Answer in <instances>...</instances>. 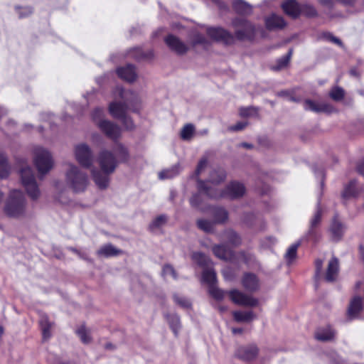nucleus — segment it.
<instances>
[{"label":"nucleus","mask_w":364,"mask_h":364,"mask_svg":"<svg viewBox=\"0 0 364 364\" xmlns=\"http://www.w3.org/2000/svg\"><path fill=\"white\" fill-rule=\"evenodd\" d=\"M97 161L101 171L92 168V179L100 189H105L109 183V175L117 167V161L111 151L104 149L99 153Z\"/></svg>","instance_id":"nucleus-1"},{"label":"nucleus","mask_w":364,"mask_h":364,"mask_svg":"<svg viewBox=\"0 0 364 364\" xmlns=\"http://www.w3.org/2000/svg\"><path fill=\"white\" fill-rule=\"evenodd\" d=\"M164 43L170 50L178 55H184L191 49L194 50L198 45L202 46L205 50H207L210 46V42L207 38L199 32L193 33L189 46L180 39L179 37L173 34H168L166 36Z\"/></svg>","instance_id":"nucleus-2"},{"label":"nucleus","mask_w":364,"mask_h":364,"mask_svg":"<svg viewBox=\"0 0 364 364\" xmlns=\"http://www.w3.org/2000/svg\"><path fill=\"white\" fill-rule=\"evenodd\" d=\"M26 200L23 193L19 190H12L4 208L6 216L18 218L25 215Z\"/></svg>","instance_id":"nucleus-3"},{"label":"nucleus","mask_w":364,"mask_h":364,"mask_svg":"<svg viewBox=\"0 0 364 364\" xmlns=\"http://www.w3.org/2000/svg\"><path fill=\"white\" fill-rule=\"evenodd\" d=\"M200 282L208 286V294L213 299L220 301L224 299L225 291L218 288L217 274L212 267L203 269Z\"/></svg>","instance_id":"nucleus-4"},{"label":"nucleus","mask_w":364,"mask_h":364,"mask_svg":"<svg viewBox=\"0 0 364 364\" xmlns=\"http://www.w3.org/2000/svg\"><path fill=\"white\" fill-rule=\"evenodd\" d=\"M66 183L73 189V192H83L87 186L88 177L78 167L70 165V169L66 173Z\"/></svg>","instance_id":"nucleus-5"},{"label":"nucleus","mask_w":364,"mask_h":364,"mask_svg":"<svg viewBox=\"0 0 364 364\" xmlns=\"http://www.w3.org/2000/svg\"><path fill=\"white\" fill-rule=\"evenodd\" d=\"M21 183L25 188L27 194L33 200H36L40 195V191L31 167L22 168L20 171Z\"/></svg>","instance_id":"nucleus-6"},{"label":"nucleus","mask_w":364,"mask_h":364,"mask_svg":"<svg viewBox=\"0 0 364 364\" xmlns=\"http://www.w3.org/2000/svg\"><path fill=\"white\" fill-rule=\"evenodd\" d=\"M33 162L38 173L41 175L47 173L53 165L50 153L42 148L36 149Z\"/></svg>","instance_id":"nucleus-7"},{"label":"nucleus","mask_w":364,"mask_h":364,"mask_svg":"<svg viewBox=\"0 0 364 364\" xmlns=\"http://www.w3.org/2000/svg\"><path fill=\"white\" fill-rule=\"evenodd\" d=\"M235 26V36L240 41H252L255 36V28L244 18H238L233 21Z\"/></svg>","instance_id":"nucleus-8"},{"label":"nucleus","mask_w":364,"mask_h":364,"mask_svg":"<svg viewBox=\"0 0 364 364\" xmlns=\"http://www.w3.org/2000/svg\"><path fill=\"white\" fill-rule=\"evenodd\" d=\"M75 155L78 164L85 168H90L93 164V154L86 144H80L75 148Z\"/></svg>","instance_id":"nucleus-9"},{"label":"nucleus","mask_w":364,"mask_h":364,"mask_svg":"<svg viewBox=\"0 0 364 364\" xmlns=\"http://www.w3.org/2000/svg\"><path fill=\"white\" fill-rule=\"evenodd\" d=\"M100 130L114 142L119 141L121 137V128L117 124L107 119H100L97 122Z\"/></svg>","instance_id":"nucleus-10"},{"label":"nucleus","mask_w":364,"mask_h":364,"mask_svg":"<svg viewBox=\"0 0 364 364\" xmlns=\"http://www.w3.org/2000/svg\"><path fill=\"white\" fill-rule=\"evenodd\" d=\"M229 297L235 304L240 306L253 307L258 304V300L256 298L237 289L230 291Z\"/></svg>","instance_id":"nucleus-11"},{"label":"nucleus","mask_w":364,"mask_h":364,"mask_svg":"<svg viewBox=\"0 0 364 364\" xmlns=\"http://www.w3.org/2000/svg\"><path fill=\"white\" fill-rule=\"evenodd\" d=\"M198 190L200 193H203L210 198L219 199L225 198L228 195V188L223 190L215 186H210L202 180L198 181Z\"/></svg>","instance_id":"nucleus-12"},{"label":"nucleus","mask_w":364,"mask_h":364,"mask_svg":"<svg viewBox=\"0 0 364 364\" xmlns=\"http://www.w3.org/2000/svg\"><path fill=\"white\" fill-rule=\"evenodd\" d=\"M259 354V348L255 344H250L239 347L235 352V355L245 361L255 359Z\"/></svg>","instance_id":"nucleus-13"},{"label":"nucleus","mask_w":364,"mask_h":364,"mask_svg":"<svg viewBox=\"0 0 364 364\" xmlns=\"http://www.w3.org/2000/svg\"><path fill=\"white\" fill-rule=\"evenodd\" d=\"M242 287L248 292H256L260 288L258 277L252 272H245L241 278Z\"/></svg>","instance_id":"nucleus-14"},{"label":"nucleus","mask_w":364,"mask_h":364,"mask_svg":"<svg viewBox=\"0 0 364 364\" xmlns=\"http://www.w3.org/2000/svg\"><path fill=\"white\" fill-rule=\"evenodd\" d=\"M116 73L120 79L128 82H134L137 77L136 68L131 64L117 68Z\"/></svg>","instance_id":"nucleus-15"},{"label":"nucleus","mask_w":364,"mask_h":364,"mask_svg":"<svg viewBox=\"0 0 364 364\" xmlns=\"http://www.w3.org/2000/svg\"><path fill=\"white\" fill-rule=\"evenodd\" d=\"M128 108V104L125 102H112L109 105V112L113 118L120 119L127 114Z\"/></svg>","instance_id":"nucleus-16"},{"label":"nucleus","mask_w":364,"mask_h":364,"mask_svg":"<svg viewBox=\"0 0 364 364\" xmlns=\"http://www.w3.org/2000/svg\"><path fill=\"white\" fill-rule=\"evenodd\" d=\"M363 310V299L359 296H354L350 301L347 316L350 319L357 318Z\"/></svg>","instance_id":"nucleus-17"},{"label":"nucleus","mask_w":364,"mask_h":364,"mask_svg":"<svg viewBox=\"0 0 364 364\" xmlns=\"http://www.w3.org/2000/svg\"><path fill=\"white\" fill-rule=\"evenodd\" d=\"M246 193V188L243 183L239 181L229 183V200L241 198Z\"/></svg>","instance_id":"nucleus-18"},{"label":"nucleus","mask_w":364,"mask_h":364,"mask_svg":"<svg viewBox=\"0 0 364 364\" xmlns=\"http://www.w3.org/2000/svg\"><path fill=\"white\" fill-rule=\"evenodd\" d=\"M206 33L213 41L228 43V31L221 27H208Z\"/></svg>","instance_id":"nucleus-19"},{"label":"nucleus","mask_w":364,"mask_h":364,"mask_svg":"<svg viewBox=\"0 0 364 364\" xmlns=\"http://www.w3.org/2000/svg\"><path fill=\"white\" fill-rule=\"evenodd\" d=\"M129 55L136 61H141L151 60L154 56V53L152 49L144 50L140 47H136L130 50Z\"/></svg>","instance_id":"nucleus-20"},{"label":"nucleus","mask_w":364,"mask_h":364,"mask_svg":"<svg viewBox=\"0 0 364 364\" xmlns=\"http://www.w3.org/2000/svg\"><path fill=\"white\" fill-rule=\"evenodd\" d=\"M339 270V264L338 259L336 257L331 258V259L328 262L325 279L328 282H334L338 276Z\"/></svg>","instance_id":"nucleus-21"},{"label":"nucleus","mask_w":364,"mask_h":364,"mask_svg":"<svg viewBox=\"0 0 364 364\" xmlns=\"http://www.w3.org/2000/svg\"><path fill=\"white\" fill-rule=\"evenodd\" d=\"M114 151L117 155L114 157L117 161V165L119 163H127L129 159V153L127 148L118 141L114 142Z\"/></svg>","instance_id":"nucleus-22"},{"label":"nucleus","mask_w":364,"mask_h":364,"mask_svg":"<svg viewBox=\"0 0 364 364\" xmlns=\"http://www.w3.org/2000/svg\"><path fill=\"white\" fill-rule=\"evenodd\" d=\"M282 9L287 15L295 18L300 14L301 6L296 0H288L282 4Z\"/></svg>","instance_id":"nucleus-23"},{"label":"nucleus","mask_w":364,"mask_h":364,"mask_svg":"<svg viewBox=\"0 0 364 364\" xmlns=\"http://www.w3.org/2000/svg\"><path fill=\"white\" fill-rule=\"evenodd\" d=\"M164 318L168 322L170 328L174 333L176 337L178 335V331L181 327V319L178 314H170L166 313L164 314Z\"/></svg>","instance_id":"nucleus-24"},{"label":"nucleus","mask_w":364,"mask_h":364,"mask_svg":"<svg viewBox=\"0 0 364 364\" xmlns=\"http://www.w3.org/2000/svg\"><path fill=\"white\" fill-rule=\"evenodd\" d=\"M266 26L269 30L282 29L286 26L284 18L278 15L272 14L265 20Z\"/></svg>","instance_id":"nucleus-25"},{"label":"nucleus","mask_w":364,"mask_h":364,"mask_svg":"<svg viewBox=\"0 0 364 364\" xmlns=\"http://www.w3.org/2000/svg\"><path fill=\"white\" fill-rule=\"evenodd\" d=\"M344 230V225L336 218H335L330 227L332 239L335 241L340 240L343 237Z\"/></svg>","instance_id":"nucleus-26"},{"label":"nucleus","mask_w":364,"mask_h":364,"mask_svg":"<svg viewBox=\"0 0 364 364\" xmlns=\"http://www.w3.org/2000/svg\"><path fill=\"white\" fill-rule=\"evenodd\" d=\"M211 214L215 224L223 223L228 220V211L224 208L213 206L211 208Z\"/></svg>","instance_id":"nucleus-27"},{"label":"nucleus","mask_w":364,"mask_h":364,"mask_svg":"<svg viewBox=\"0 0 364 364\" xmlns=\"http://www.w3.org/2000/svg\"><path fill=\"white\" fill-rule=\"evenodd\" d=\"M53 323L49 321L47 316L41 317L39 321V326L42 331V338L43 341H48L51 337V328Z\"/></svg>","instance_id":"nucleus-28"},{"label":"nucleus","mask_w":364,"mask_h":364,"mask_svg":"<svg viewBox=\"0 0 364 364\" xmlns=\"http://www.w3.org/2000/svg\"><path fill=\"white\" fill-rule=\"evenodd\" d=\"M192 259L203 269L208 268L212 266L211 259L207 257L205 254L196 252L192 255Z\"/></svg>","instance_id":"nucleus-29"},{"label":"nucleus","mask_w":364,"mask_h":364,"mask_svg":"<svg viewBox=\"0 0 364 364\" xmlns=\"http://www.w3.org/2000/svg\"><path fill=\"white\" fill-rule=\"evenodd\" d=\"M121 253L122 250L117 249L112 244L102 246L97 252L98 256H104L105 257L117 256Z\"/></svg>","instance_id":"nucleus-30"},{"label":"nucleus","mask_w":364,"mask_h":364,"mask_svg":"<svg viewBox=\"0 0 364 364\" xmlns=\"http://www.w3.org/2000/svg\"><path fill=\"white\" fill-rule=\"evenodd\" d=\"M359 193V190L356 187V181H350L348 184L344 187L342 193V198L345 200L356 197Z\"/></svg>","instance_id":"nucleus-31"},{"label":"nucleus","mask_w":364,"mask_h":364,"mask_svg":"<svg viewBox=\"0 0 364 364\" xmlns=\"http://www.w3.org/2000/svg\"><path fill=\"white\" fill-rule=\"evenodd\" d=\"M304 108L315 112H328L331 107L326 104H317L312 100H307L304 102Z\"/></svg>","instance_id":"nucleus-32"},{"label":"nucleus","mask_w":364,"mask_h":364,"mask_svg":"<svg viewBox=\"0 0 364 364\" xmlns=\"http://www.w3.org/2000/svg\"><path fill=\"white\" fill-rule=\"evenodd\" d=\"M234 319L237 322H250L254 320L256 317L255 314L252 311H234L232 313Z\"/></svg>","instance_id":"nucleus-33"},{"label":"nucleus","mask_w":364,"mask_h":364,"mask_svg":"<svg viewBox=\"0 0 364 364\" xmlns=\"http://www.w3.org/2000/svg\"><path fill=\"white\" fill-rule=\"evenodd\" d=\"M10 169L11 167L7 156L4 153L0 152V178H8L10 174Z\"/></svg>","instance_id":"nucleus-34"},{"label":"nucleus","mask_w":364,"mask_h":364,"mask_svg":"<svg viewBox=\"0 0 364 364\" xmlns=\"http://www.w3.org/2000/svg\"><path fill=\"white\" fill-rule=\"evenodd\" d=\"M334 331L331 328H325L317 330L315 333V338L321 341H328L333 338Z\"/></svg>","instance_id":"nucleus-35"},{"label":"nucleus","mask_w":364,"mask_h":364,"mask_svg":"<svg viewBox=\"0 0 364 364\" xmlns=\"http://www.w3.org/2000/svg\"><path fill=\"white\" fill-rule=\"evenodd\" d=\"M233 9L238 14L246 15L252 12V6L242 0H235L232 3Z\"/></svg>","instance_id":"nucleus-36"},{"label":"nucleus","mask_w":364,"mask_h":364,"mask_svg":"<svg viewBox=\"0 0 364 364\" xmlns=\"http://www.w3.org/2000/svg\"><path fill=\"white\" fill-rule=\"evenodd\" d=\"M215 257L225 261L228 260V244L215 245L212 248Z\"/></svg>","instance_id":"nucleus-37"},{"label":"nucleus","mask_w":364,"mask_h":364,"mask_svg":"<svg viewBox=\"0 0 364 364\" xmlns=\"http://www.w3.org/2000/svg\"><path fill=\"white\" fill-rule=\"evenodd\" d=\"M198 228L206 233H211L214 231L215 223L207 219H198L196 221Z\"/></svg>","instance_id":"nucleus-38"},{"label":"nucleus","mask_w":364,"mask_h":364,"mask_svg":"<svg viewBox=\"0 0 364 364\" xmlns=\"http://www.w3.org/2000/svg\"><path fill=\"white\" fill-rule=\"evenodd\" d=\"M76 334L79 336L80 341L84 344H88L92 341L90 332L86 328L85 324L81 325L76 331Z\"/></svg>","instance_id":"nucleus-39"},{"label":"nucleus","mask_w":364,"mask_h":364,"mask_svg":"<svg viewBox=\"0 0 364 364\" xmlns=\"http://www.w3.org/2000/svg\"><path fill=\"white\" fill-rule=\"evenodd\" d=\"M300 243L297 242L291 245L287 250L284 258L288 265H291L292 262L296 259L297 255V249L299 247Z\"/></svg>","instance_id":"nucleus-40"},{"label":"nucleus","mask_w":364,"mask_h":364,"mask_svg":"<svg viewBox=\"0 0 364 364\" xmlns=\"http://www.w3.org/2000/svg\"><path fill=\"white\" fill-rule=\"evenodd\" d=\"M322 210L318 207L316 212L314 215L313 218L310 221V227L309 230V235L314 234V230L320 225L321 221Z\"/></svg>","instance_id":"nucleus-41"},{"label":"nucleus","mask_w":364,"mask_h":364,"mask_svg":"<svg viewBox=\"0 0 364 364\" xmlns=\"http://www.w3.org/2000/svg\"><path fill=\"white\" fill-rule=\"evenodd\" d=\"M239 114L242 117H256L258 116L259 109L253 106L240 107L239 109Z\"/></svg>","instance_id":"nucleus-42"},{"label":"nucleus","mask_w":364,"mask_h":364,"mask_svg":"<svg viewBox=\"0 0 364 364\" xmlns=\"http://www.w3.org/2000/svg\"><path fill=\"white\" fill-rule=\"evenodd\" d=\"M178 166H174L171 168L164 169L159 173L160 179H168L176 176L178 174Z\"/></svg>","instance_id":"nucleus-43"},{"label":"nucleus","mask_w":364,"mask_h":364,"mask_svg":"<svg viewBox=\"0 0 364 364\" xmlns=\"http://www.w3.org/2000/svg\"><path fill=\"white\" fill-rule=\"evenodd\" d=\"M167 222V217L165 215H160L155 218L149 225V230L154 231V230L161 228Z\"/></svg>","instance_id":"nucleus-44"},{"label":"nucleus","mask_w":364,"mask_h":364,"mask_svg":"<svg viewBox=\"0 0 364 364\" xmlns=\"http://www.w3.org/2000/svg\"><path fill=\"white\" fill-rule=\"evenodd\" d=\"M291 54H292V50H289L287 55L283 56L281 58L278 59V60L277 62V65L273 66L272 69L274 70H280L283 69L284 68H285L289 62Z\"/></svg>","instance_id":"nucleus-45"},{"label":"nucleus","mask_w":364,"mask_h":364,"mask_svg":"<svg viewBox=\"0 0 364 364\" xmlns=\"http://www.w3.org/2000/svg\"><path fill=\"white\" fill-rule=\"evenodd\" d=\"M329 95L334 101H341L344 98L345 91L342 87H334L331 89Z\"/></svg>","instance_id":"nucleus-46"},{"label":"nucleus","mask_w":364,"mask_h":364,"mask_svg":"<svg viewBox=\"0 0 364 364\" xmlns=\"http://www.w3.org/2000/svg\"><path fill=\"white\" fill-rule=\"evenodd\" d=\"M16 11L18 15L19 18H27L31 16L33 9L31 6H16Z\"/></svg>","instance_id":"nucleus-47"},{"label":"nucleus","mask_w":364,"mask_h":364,"mask_svg":"<svg viewBox=\"0 0 364 364\" xmlns=\"http://www.w3.org/2000/svg\"><path fill=\"white\" fill-rule=\"evenodd\" d=\"M194 131V127L191 124H188L183 127L181 132V137L184 140L190 139L192 137Z\"/></svg>","instance_id":"nucleus-48"},{"label":"nucleus","mask_w":364,"mask_h":364,"mask_svg":"<svg viewBox=\"0 0 364 364\" xmlns=\"http://www.w3.org/2000/svg\"><path fill=\"white\" fill-rule=\"evenodd\" d=\"M300 14H303L308 17H314L317 15L316 10L310 4L301 5Z\"/></svg>","instance_id":"nucleus-49"},{"label":"nucleus","mask_w":364,"mask_h":364,"mask_svg":"<svg viewBox=\"0 0 364 364\" xmlns=\"http://www.w3.org/2000/svg\"><path fill=\"white\" fill-rule=\"evenodd\" d=\"M174 302L182 308L188 309L191 306V302L185 297L179 296L178 294L173 295Z\"/></svg>","instance_id":"nucleus-50"},{"label":"nucleus","mask_w":364,"mask_h":364,"mask_svg":"<svg viewBox=\"0 0 364 364\" xmlns=\"http://www.w3.org/2000/svg\"><path fill=\"white\" fill-rule=\"evenodd\" d=\"M321 38H323L324 40L335 43L341 48L344 47L342 41L338 38L334 36L332 33L329 32L323 33L321 34Z\"/></svg>","instance_id":"nucleus-51"},{"label":"nucleus","mask_w":364,"mask_h":364,"mask_svg":"<svg viewBox=\"0 0 364 364\" xmlns=\"http://www.w3.org/2000/svg\"><path fill=\"white\" fill-rule=\"evenodd\" d=\"M119 120L121 121L125 129L129 131L134 129V122L130 117L127 116V114L124 115V117L121 118Z\"/></svg>","instance_id":"nucleus-52"},{"label":"nucleus","mask_w":364,"mask_h":364,"mask_svg":"<svg viewBox=\"0 0 364 364\" xmlns=\"http://www.w3.org/2000/svg\"><path fill=\"white\" fill-rule=\"evenodd\" d=\"M162 274L164 276L171 275L175 279H176L178 277V275H177V273H176L175 269L173 268V267L172 265H171L169 264H166L164 265V267L162 268Z\"/></svg>","instance_id":"nucleus-53"},{"label":"nucleus","mask_w":364,"mask_h":364,"mask_svg":"<svg viewBox=\"0 0 364 364\" xmlns=\"http://www.w3.org/2000/svg\"><path fill=\"white\" fill-rule=\"evenodd\" d=\"M189 202L191 207L198 208L202 204L203 199L200 193H194L191 197Z\"/></svg>","instance_id":"nucleus-54"},{"label":"nucleus","mask_w":364,"mask_h":364,"mask_svg":"<svg viewBox=\"0 0 364 364\" xmlns=\"http://www.w3.org/2000/svg\"><path fill=\"white\" fill-rule=\"evenodd\" d=\"M240 243V237L234 231L229 230V245H237Z\"/></svg>","instance_id":"nucleus-55"},{"label":"nucleus","mask_w":364,"mask_h":364,"mask_svg":"<svg viewBox=\"0 0 364 364\" xmlns=\"http://www.w3.org/2000/svg\"><path fill=\"white\" fill-rule=\"evenodd\" d=\"M207 165H208V159L205 157L200 159L198 163V165H197V167L196 169V174L199 175L204 170V168L207 166Z\"/></svg>","instance_id":"nucleus-56"},{"label":"nucleus","mask_w":364,"mask_h":364,"mask_svg":"<svg viewBox=\"0 0 364 364\" xmlns=\"http://www.w3.org/2000/svg\"><path fill=\"white\" fill-rule=\"evenodd\" d=\"M130 109L134 113H139L141 110V102L137 96H134V102L130 105Z\"/></svg>","instance_id":"nucleus-57"},{"label":"nucleus","mask_w":364,"mask_h":364,"mask_svg":"<svg viewBox=\"0 0 364 364\" xmlns=\"http://www.w3.org/2000/svg\"><path fill=\"white\" fill-rule=\"evenodd\" d=\"M247 125V122H239L235 125H232L229 127V130L232 132H239L243 130Z\"/></svg>","instance_id":"nucleus-58"},{"label":"nucleus","mask_w":364,"mask_h":364,"mask_svg":"<svg viewBox=\"0 0 364 364\" xmlns=\"http://www.w3.org/2000/svg\"><path fill=\"white\" fill-rule=\"evenodd\" d=\"M103 116V109L100 107H96L93 109L92 112V117L94 121H96L97 119H100Z\"/></svg>","instance_id":"nucleus-59"},{"label":"nucleus","mask_w":364,"mask_h":364,"mask_svg":"<svg viewBox=\"0 0 364 364\" xmlns=\"http://www.w3.org/2000/svg\"><path fill=\"white\" fill-rule=\"evenodd\" d=\"M323 261L321 259H317L315 261V267H316V277H318L322 272Z\"/></svg>","instance_id":"nucleus-60"},{"label":"nucleus","mask_w":364,"mask_h":364,"mask_svg":"<svg viewBox=\"0 0 364 364\" xmlns=\"http://www.w3.org/2000/svg\"><path fill=\"white\" fill-rule=\"evenodd\" d=\"M319 2L327 6H331L332 5L333 1L332 0H319Z\"/></svg>","instance_id":"nucleus-61"},{"label":"nucleus","mask_w":364,"mask_h":364,"mask_svg":"<svg viewBox=\"0 0 364 364\" xmlns=\"http://www.w3.org/2000/svg\"><path fill=\"white\" fill-rule=\"evenodd\" d=\"M240 146L244 147V148H246V149H251L253 148V145L252 144H249V143H247V142L241 143L240 144Z\"/></svg>","instance_id":"nucleus-62"},{"label":"nucleus","mask_w":364,"mask_h":364,"mask_svg":"<svg viewBox=\"0 0 364 364\" xmlns=\"http://www.w3.org/2000/svg\"><path fill=\"white\" fill-rule=\"evenodd\" d=\"M232 332L233 334H241L243 332V329L241 328H232Z\"/></svg>","instance_id":"nucleus-63"},{"label":"nucleus","mask_w":364,"mask_h":364,"mask_svg":"<svg viewBox=\"0 0 364 364\" xmlns=\"http://www.w3.org/2000/svg\"><path fill=\"white\" fill-rule=\"evenodd\" d=\"M358 171L361 175L364 176V163L358 166Z\"/></svg>","instance_id":"nucleus-64"}]
</instances>
